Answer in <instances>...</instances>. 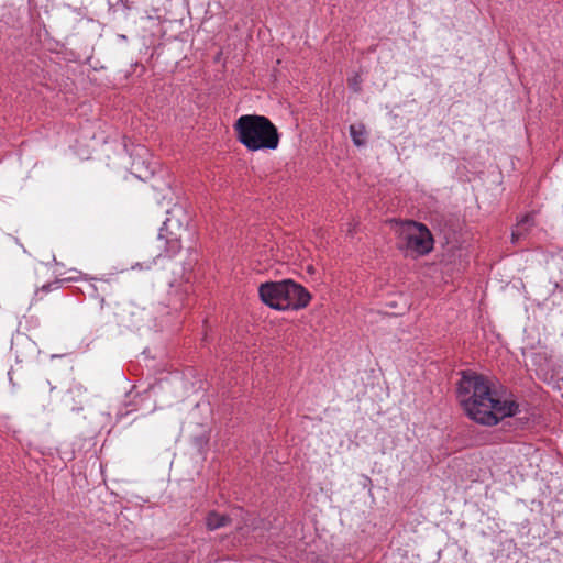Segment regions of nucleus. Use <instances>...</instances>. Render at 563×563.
I'll list each match as a JSON object with an SVG mask.
<instances>
[{
  "label": "nucleus",
  "mask_w": 563,
  "mask_h": 563,
  "mask_svg": "<svg viewBox=\"0 0 563 563\" xmlns=\"http://www.w3.org/2000/svg\"><path fill=\"white\" fill-rule=\"evenodd\" d=\"M492 395L487 409L483 413V422H485V419L499 422L507 418L517 417L526 410L525 402L503 386L495 387Z\"/></svg>",
  "instance_id": "5"
},
{
  "label": "nucleus",
  "mask_w": 563,
  "mask_h": 563,
  "mask_svg": "<svg viewBox=\"0 0 563 563\" xmlns=\"http://www.w3.org/2000/svg\"><path fill=\"white\" fill-rule=\"evenodd\" d=\"M495 387L493 379L487 376L474 372L462 373L457 384V399L466 416L474 422H483V413Z\"/></svg>",
  "instance_id": "1"
},
{
  "label": "nucleus",
  "mask_w": 563,
  "mask_h": 563,
  "mask_svg": "<svg viewBox=\"0 0 563 563\" xmlns=\"http://www.w3.org/2000/svg\"><path fill=\"white\" fill-rule=\"evenodd\" d=\"M347 84H349V87L354 92L361 91L362 79H361L360 75L356 74L353 77L349 78Z\"/></svg>",
  "instance_id": "11"
},
{
  "label": "nucleus",
  "mask_w": 563,
  "mask_h": 563,
  "mask_svg": "<svg viewBox=\"0 0 563 563\" xmlns=\"http://www.w3.org/2000/svg\"><path fill=\"white\" fill-rule=\"evenodd\" d=\"M258 295L265 305L276 310H298L305 308L311 299L301 285L290 279L261 284Z\"/></svg>",
  "instance_id": "3"
},
{
  "label": "nucleus",
  "mask_w": 563,
  "mask_h": 563,
  "mask_svg": "<svg viewBox=\"0 0 563 563\" xmlns=\"http://www.w3.org/2000/svg\"><path fill=\"white\" fill-rule=\"evenodd\" d=\"M186 229L176 221L167 219L164 221L158 233L159 247L165 251L166 257L175 256L181 250V236Z\"/></svg>",
  "instance_id": "6"
},
{
  "label": "nucleus",
  "mask_w": 563,
  "mask_h": 563,
  "mask_svg": "<svg viewBox=\"0 0 563 563\" xmlns=\"http://www.w3.org/2000/svg\"><path fill=\"white\" fill-rule=\"evenodd\" d=\"M133 410H134V409H128V410L125 411V415H129V413H130V412H132Z\"/></svg>",
  "instance_id": "12"
},
{
  "label": "nucleus",
  "mask_w": 563,
  "mask_h": 563,
  "mask_svg": "<svg viewBox=\"0 0 563 563\" xmlns=\"http://www.w3.org/2000/svg\"><path fill=\"white\" fill-rule=\"evenodd\" d=\"M233 129L238 141L249 151L276 150L279 145L280 136L277 128L264 115H241Z\"/></svg>",
  "instance_id": "2"
},
{
  "label": "nucleus",
  "mask_w": 563,
  "mask_h": 563,
  "mask_svg": "<svg viewBox=\"0 0 563 563\" xmlns=\"http://www.w3.org/2000/svg\"><path fill=\"white\" fill-rule=\"evenodd\" d=\"M229 517L216 511L209 512L206 518V525L209 530H217L219 528L225 527L229 525Z\"/></svg>",
  "instance_id": "8"
},
{
  "label": "nucleus",
  "mask_w": 563,
  "mask_h": 563,
  "mask_svg": "<svg viewBox=\"0 0 563 563\" xmlns=\"http://www.w3.org/2000/svg\"><path fill=\"white\" fill-rule=\"evenodd\" d=\"M141 165L142 164L139 161H134L132 164V168L134 169L136 177H139L141 179H146L148 177V175L154 174V168H150V167H146V170L143 174L141 170Z\"/></svg>",
  "instance_id": "10"
},
{
  "label": "nucleus",
  "mask_w": 563,
  "mask_h": 563,
  "mask_svg": "<svg viewBox=\"0 0 563 563\" xmlns=\"http://www.w3.org/2000/svg\"><path fill=\"white\" fill-rule=\"evenodd\" d=\"M558 388H559V389H562V388H563V379H562V386H561V385H559V386H558Z\"/></svg>",
  "instance_id": "13"
},
{
  "label": "nucleus",
  "mask_w": 563,
  "mask_h": 563,
  "mask_svg": "<svg viewBox=\"0 0 563 563\" xmlns=\"http://www.w3.org/2000/svg\"><path fill=\"white\" fill-rule=\"evenodd\" d=\"M350 135L356 146H362L365 143V128L362 124H352L350 126Z\"/></svg>",
  "instance_id": "9"
},
{
  "label": "nucleus",
  "mask_w": 563,
  "mask_h": 563,
  "mask_svg": "<svg viewBox=\"0 0 563 563\" xmlns=\"http://www.w3.org/2000/svg\"><path fill=\"white\" fill-rule=\"evenodd\" d=\"M399 249L408 254L423 256L433 250L434 240L426 224L412 220L398 223Z\"/></svg>",
  "instance_id": "4"
},
{
  "label": "nucleus",
  "mask_w": 563,
  "mask_h": 563,
  "mask_svg": "<svg viewBox=\"0 0 563 563\" xmlns=\"http://www.w3.org/2000/svg\"><path fill=\"white\" fill-rule=\"evenodd\" d=\"M534 227V218L532 214L523 216L515 225L511 232V242L518 243Z\"/></svg>",
  "instance_id": "7"
}]
</instances>
